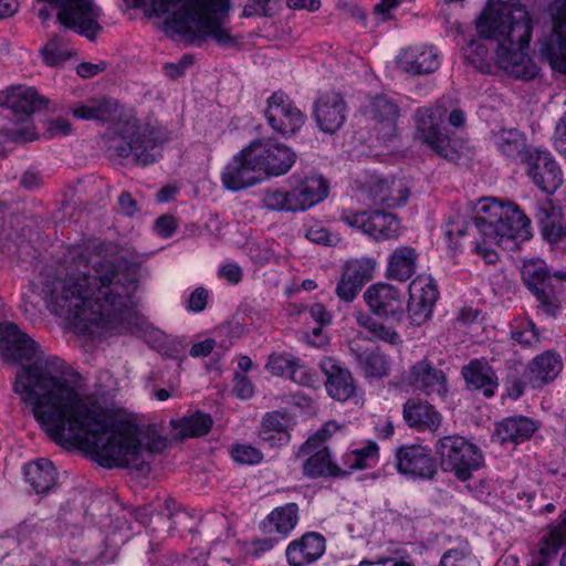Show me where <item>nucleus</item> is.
<instances>
[{
	"label": "nucleus",
	"mask_w": 566,
	"mask_h": 566,
	"mask_svg": "<svg viewBox=\"0 0 566 566\" xmlns=\"http://www.w3.org/2000/svg\"><path fill=\"white\" fill-rule=\"evenodd\" d=\"M480 34L483 39L472 40L467 46L463 48L464 59L469 64L482 73H489L492 69V52L496 51L493 46L492 41H496L494 38H489L485 34Z\"/></svg>",
	"instance_id": "obj_41"
},
{
	"label": "nucleus",
	"mask_w": 566,
	"mask_h": 566,
	"mask_svg": "<svg viewBox=\"0 0 566 566\" xmlns=\"http://www.w3.org/2000/svg\"><path fill=\"white\" fill-rule=\"evenodd\" d=\"M402 416L410 428L420 432H434L442 421L441 413L432 405L415 398L403 403Z\"/></svg>",
	"instance_id": "obj_32"
},
{
	"label": "nucleus",
	"mask_w": 566,
	"mask_h": 566,
	"mask_svg": "<svg viewBox=\"0 0 566 566\" xmlns=\"http://www.w3.org/2000/svg\"><path fill=\"white\" fill-rule=\"evenodd\" d=\"M0 353L7 360L21 363L17 373L14 391L31 409L40 427L53 440L54 432L46 424V417L69 419L61 407V391L65 385L80 392L77 375L61 358L44 356L40 345L12 322L0 324Z\"/></svg>",
	"instance_id": "obj_3"
},
{
	"label": "nucleus",
	"mask_w": 566,
	"mask_h": 566,
	"mask_svg": "<svg viewBox=\"0 0 566 566\" xmlns=\"http://www.w3.org/2000/svg\"><path fill=\"white\" fill-rule=\"evenodd\" d=\"M539 423L526 416L506 417L495 424L494 438L501 443L520 444L532 438Z\"/></svg>",
	"instance_id": "obj_34"
},
{
	"label": "nucleus",
	"mask_w": 566,
	"mask_h": 566,
	"mask_svg": "<svg viewBox=\"0 0 566 566\" xmlns=\"http://www.w3.org/2000/svg\"><path fill=\"white\" fill-rule=\"evenodd\" d=\"M541 53L554 71L566 74V13L555 23L552 34L541 46Z\"/></svg>",
	"instance_id": "obj_38"
},
{
	"label": "nucleus",
	"mask_w": 566,
	"mask_h": 566,
	"mask_svg": "<svg viewBox=\"0 0 566 566\" xmlns=\"http://www.w3.org/2000/svg\"><path fill=\"white\" fill-rule=\"evenodd\" d=\"M291 418L287 412L274 410L266 412L261 420L258 437L260 443L275 449L289 444Z\"/></svg>",
	"instance_id": "obj_29"
},
{
	"label": "nucleus",
	"mask_w": 566,
	"mask_h": 566,
	"mask_svg": "<svg viewBox=\"0 0 566 566\" xmlns=\"http://www.w3.org/2000/svg\"><path fill=\"white\" fill-rule=\"evenodd\" d=\"M564 367L560 354L554 349L536 355L527 365L525 376L533 387H543L558 377Z\"/></svg>",
	"instance_id": "obj_31"
},
{
	"label": "nucleus",
	"mask_w": 566,
	"mask_h": 566,
	"mask_svg": "<svg viewBox=\"0 0 566 566\" xmlns=\"http://www.w3.org/2000/svg\"><path fill=\"white\" fill-rule=\"evenodd\" d=\"M249 147L250 156L256 161L262 176H282L292 168L296 159V154L291 148L272 139L253 140Z\"/></svg>",
	"instance_id": "obj_17"
},
{
	"label": "nucleus",
	"mask_w": 566,
	"mask_h": 566,
	"mask_svg": "<svg viewBox=\"0 0 566 566\" xmlns=\"http://www.w3.org/2000/svg\"><path fill=\"white\" fill-rule=\"evenodd\" d=\"M524 165L526 176L546 195H554L564 182L560 166L546 148H534Z\"/></svg>",
	"instance_id": "obj_16"
},
{
	"label": "nucleus",
	"mask_w": 566,
	"mask_h": 566,
	"mask_svg": "<svg viewBox=\"0 0 566 566\" xmlns=\"http://www.w3.org/2000/svg\"><path fill=\"white\" fill-rule=\"evenodd\" d=\"M350 352L366 378H384L389 375L390 361L386 355L371 349L350 348Z\"/></svg>",
	"instance_id": "obj_42"
},
{
	"label": "nucleus",
	"mask_w": 566,
	"mask_h": 566,
	"mask_svg": "<svg viewBox=\"0 0 566 566\" xmlns=\"http://www.w3.org/2000/svg\"><path fill=\"white\" fill-rule=\"evenodd\" d=\"M287 379L303 387H315L318 382L316 371L300 357L296 358Z\"/></svg>",
	"instance_id": "obj_49"
},
{
	"label": "nucleus",
	"mask_w": 566,
	"mask_h": 566,
	"mask_svg": "<svg viewBox=\"0 0 566 566\" xmlns=\"http://www.w3.org/2000/svg\"><path fill=\"white\" fill-rule=\"evenodd\" d=\"M337 429L338 426L335 422L329 421L300 447L297 457L310 455L303 464V473L306 476L318 478L340 475V469L332 462L327 448H319V443L324 442Z\"/></svg>",
	"instance_id": "obj_14"
},
{
	"label": "nucleus",
	"mask_w": 566,
	"mask_h": 566,
	"mask_svg": "<svg viewBox=\"0 0 566 566\" xmlns=\"http://www.w3.org/2000/svg\"><path fill=\"white\" fill-rule=\"evenodd\" d=\"M297 211H304L323 201L328 195V184L323 176L312 174L296 180L293 187Z\"/></svg>",
	"instance_id": "obj_37"
},
{
	"label": "nucleus",
	"mask_w": 566,
	"mask_h": 566,
	"mask_svg": "<svg viewBox=\"0 0 566 566\" xmlns=\"http://www.w3.org/2000/svg\"><path fill=\"white\" fill-rule=\"evenodd\" d=\"M305 312L319 326L328 325L332 322V314L321 303H314V304L310 305L305 310Z\"/></svg>",
	"instance_id": "obj_59"
},
{
	"label": "nucleus",
	"mask_w": 566,
	"mask_h": 566,
	"mask_svg": "<svg viewBox=\"0 0 566 566\" xmlns=\"http://www.w3.org/2000/svg\"><path fill=\"white\" fill-rule=\"evenodd\" d=\"M218 273L231 284H238L242 280V270L237 263L223 264Z\"/></svg>",
	"instance_id": "obj_63"
},
{
	"label": "nucleus",
	"mask_w": 566,
	"mask_h": 566,
	"mask_svg": "<svg viewBox=\"0 0 566 566\" xmlns=\"http://www.w3.org/2000/svg\"><path fill=\"white\" fill-rule=\"evenodd\" d=\"M397 64L402 72L410 75H426L440 67L441 59L432 45H412L401 50Z\"/></svg>",
	"instance_id": "obj_25"
},
{
	"label": "nucleus",
	"mask_w": 566,
	"mask_h": 566,
	"mask_svg": "<svg viewBox=\"0 0 566 566\" xmlns=\"http://www.w3.org/2000/svg\"><path fill=\"white\" fill-rule=\"evenodd\" d=\"M522 280L536 300L537 312L556 317L566 300V272L551 273L543 260L524 263Z\"/></svg>",
	"instance_id": "obj_8"
},
{
	"label": "nucleus",
	"mask_w": 566,
	"mask_h": 566,
	"mask_svg": "<svg viewBox=\"0 0 566 566\" xmlns=\"http://www.w3.org/2000/svg\"><path fill=\"white\" fill-rule=\"evenodd\" d=\"M365 115L379 125V135L385 142L396 134V124L399 117V106L387 95H377L365 107Z\"/></svg>",
	"instance_id": "obj_30"
},
{
	"label": "nucleus",
	"mask_w": 566,
	"mask_h": 566,
	"mask_svg": "<svg viewBox=\"0 0 566 566\" xmlns=\"http://www.w3.org/2000/svg\"><path fill=\"white\" fill-rule=\"evenodd\" d=\"M418 253L408 245L398 247L388 258L387 276L398 281H407L417 269Z\"/></svg>",
	"instance_id": "obj_40"
},
{
	"label": "nucleus",
	"mask_w": 566,
	"mask_h": 566,
	"mask_svg": "<svg viewBox=\"0 0 566 566\" xmlns=\"http://www.w3.org/2000/svg\"><path fill=\"white\" fill-rule=\"evenodd\" d=\"M434 451L444 472H451L460 481L471 479L473 472L484 465V454L474 443L461 436H446L437 440Z\"/></svg>",
	"instance_id": "obj_10"
},
{
	"label": "nucleus",
	"mask_w": 566,
	"mask_h": 566,
	"mask_svg": "<svg viewBox=\"0 0 566 566\" xmlns=\"http://www.w3.org/2000/svg\"><path fill=\"white\" fill-rule=\"evenodd\" d=\"M249 145L234 155L221 172L222 186L230 191L253 187L263 180Z\"/></svg>",
	"instance_id": "obj_19"
},
{
	"label": "nucleus",
	"mask_w": 566,
	"mask_h": 566,
	"mask_svg": "<svg viewBox=\"0 0 566 566\" xmlns=\"http://www.w3.org/2000/svg\"><path fill=\"white\" fill-rule=\"evenodd\" d=\"M207 300L208 291L201 286L197 287L189 295L187 310L199 313L206 308Z\"/></svg>",
	"instance_id": "obj_58"
},
{
	"label": "nucleus",
	"mask_w": 566,
	"mask_h": 566,
	"mask_svg": "<svg viewBox=\"0 0 566 566\" xmlns=\"http://www.w3.org/2000/svg\"><path fill=\"white\" fill-rule=\"evenodd\" d=\"M314 118L319 130L327 134L338 132L347 119V106L338 93H326L314 103Z\"/></svg>",
	"instance_id": "obj_23"
},
{
	"label": "nucleus",
	"mask_w": 566,
	"mask_h": 566,
	"mask_svg": "<svg viewBox=\"0 0 566 566\" xmlns=\"http://www.w3.org/2000/svg\"><path fill=\"white\" fill-rule=\"evenodd\" d=\"M564 545H566V520L542 538L539 547L542 560L539 565L545 566Z\"/></svg>",
	"instance_id": "obj_46"
},
{
	"label": "nucleus",
	"mask_w": 566,
	"mask_h": 566,
	"mask_svg": "<svg viewBox=\"0 0 566 566\" xmlns=\"http://www.w3.org/2000/svg\"><path fill=\"white\" fill-rule=\"evenodd\" d=\"M506 395L512 399H518L524 394L525 385L516 375H509L504 380Z\"/></svg>",
	"instance_id": "obj_62"
},
{
	"label": "nucleus",
	"mask_w": 566,
	"mask_h": 566,
	"mask_svg": "<svg viewBox=\"0 0 566 566\" xmlns=\"http://www.w3.org/2000/svg\"><path fill=\"white\" fill-rule=\"evenodd\" d=\"M360 289L361 286L344 272L337 283L336 294L340 300L352 302Z\"/></svg>",
	"instance_id": "obj_55"
},
{
	"label": "nucleus",
	"mask_w": 566,
	"mask_h": 566,
	"mask_svg": "<svg viewBox=\"0 0 566 566\" xmlns=\"http://www.w3.org/2000/svg\"><path fill=\"white\" fill-rule=\"evenodd\" d=\"M411 386L427 396L444 397L448 391L447 376L428 359L417 361L410 369Z\"/></svg>",
	"instance_id": "obj_28"
},
{
	"label": "nucleus",
	"mask_w": 566,
	"mask_h": 566,
	"mask_svg": "<svg viewBox=\"0 0 566 566\" xmlns=\"http://www.w3.org/2000/svg\"><path fill=\"white\" fill-rule=\"evenodd\" d=\"M326 549V539L318 532H306L291 541L285 549L290 566H306L318 560Z\"/></svg>",
	"instance_id": "obj_26"
},
{
	"label": "nucleus",
	"mask_w": 566,
	"mask_h": 566,
	"mask_svg": "<svg viewBox=\"0 0 566 566\" xmlns=\"http://www.w3.org/2000/svg\"><path fill=\"white\" fill-rule=\"evenodd\" d=\"M534 219L544 241L553 248L566 244V214L553 199H539L535 203Z\"/></svg>",
	"instance_id": "obj_21"
},
{
	"label": "nucleus",
	"mask_w": 566,
	"mask_h": 566,
	"mask_svg": "<svg viewBox=\"0 0 566 566\" xmlns=\"http://www.w3.org/2000/svg\"><path fill=\"white\" fill-rule=\"evenodd\" d=\"M370 334L375 339H379L389 344H398L400 342L398 333L392 328L384 325L381 322L377 324Z\"/></svg>",
	"instance_id": "obj_61"
},
{
	"label": "nucleus",
	"mask_w": 566,
	"mask_h": 566,
	"mask_svg": "<svg viewBox=\"0 0 566 566\" xmlns=\"http://www.w3.org/2000/svg\"><path fill=\"white\" fill-rule=\"evenodd\" d=\"M263 202L264 206L270 210L297 211L293 189L291 191L269 189L264 195Z\"/></svg>",
	"instance_id": "obj_47"
},
{
	"label": "nucleus",
	"mask_w": 566,
	"mask_h": 566,
	"mask_svg": "<svg viewBox=\"0 0 566 566\" xmlns=\"http://www.w3.org/2000/svg\"><path fill=\"white\" fill-rule=\"evenodd\" d=\"M264 115L270 127L284 137L295 135L306 120L305 114L282 91L274 92L266 99Z\"/></svg>",
	"instance_id": "obj_15"
},
{
	"label": "nucleus",
	"mask_w": 566,
	"mask_h": 566,
	"mask_svg": "<svg viewBox=\"0 0 566 566\" xmlns=\"http://www.w3.org/2000/svg\"><path fill=\"white\" fill-rule=\"evenodd\" d=\"M409 189L400 179L375 178L369 185V197L376 205L395 208L406 203Z\"/></svg>",
	"instance_id": "obj_35"
},
{
	"label": "nucleus",
	"mask_w": 566,
	"mask_h": 566,
	"mask_svg": "<svg viewBox=\"0 0 566 566\" xmlns=\"http://www.w3.org/2000/svg\"><path fill=\"white\" fill-rule=\"evenodd\" d=\"M461 376L467 389L482 391L486 398L493 397L500 386L495 369L485 358L471 359L462 366Z\"/></svg>",
	"instance_id": "obj_27"
},
{
	"label": "nucleus",
	"mask_w": 566,
	"mask_h": 566,
	"mask_svg": "<svg viewBox=\"0 0 566 566\" xmlns=\"http://www.w3.org/2000/svg\"><path fill=\"white\" fill-rule=\"evenodd\" d=\"M340 220L348 227L359 230L376 241L398 238L400 221L396 214L381 209L366 211L344 210Z\"/></svg>",
	"instance_id": "obj_12"
},
{
	"label": "nucleus",
	"mask_w": 566,
	"mask_h": 566,
	"mask_svg": "<svg viewBox=\"0 0 566 566\" xmlns=\"http://www.w3.org/2000/svg\"><path fill=\"white\" fill-rule=\"evenodd\" d=\"M43 61L49 66H57L69 57L62 40L57 36L52 38L43 49Z\"/></svg>",
	"instance_id": "obj_51"
},
{
	"label": "nucleus",
	"mask_w": 566,
	"mask_h": 566,
	"mask_svg": "<svg viewBox=\"0 0 566 566\" xmlns=\"http://www.w3.org/2000/svg\"><path fill=\"white\" fill-rule=\"evenodd\" d=\"M233 381L234 390L239 398L249 399L253 396V384L244 374L235 373Z\"/></svg>",
	"instance_id": "obj_57"
},
{
	"label": "nucleus",
	"mask_w": 566,
	"mask_h": 566,
	"mask_svg": "<svg viewBox=\"0 0 566 566\" xmlns=\"http://www.w3.org/2000/svg\"><path fill=\"white\" fill-rule=\"evenodd\" d=\"M300 521V509L296 503H286L273 509L260 523V530L265 535H276L287 538Z\"/></svg>",
	"instance_id": "obj_33"
},
{
	"label": "nucleus",
	"mask_w": 566,
	"mask_h": 566,
	"mask_svg": "<svg viewBox=\"0 0 566 566\" xmlns=\"http://www.w3.org/2000/svg\"><path fill=\"white\" fill-rule=\"evenodd\" d=\"M492 142L503 156L523 165L528 159V154L535 148L527 145L525 135L515 128L493 133Z\"/></svg>",
	"instance_id": "obj_36"
},
{
	"label": "nucleus",
	"mask_w": 566,
	"mask_h": 566,
	"mask_svg": "<svg viewBox=\"0 0 566 566\" xmlns=\"http://www.w3.org/2000/svg\"><path fill=\"white\" fill-rule=\"evenodd\" d=\"M60 401L69 419L45 418L54 432L53 441L59 444L83 446L108 465L134 468L142 473L149 471L151 454L166 448V439L160 437L153 439L150 446H144L136 424L106 413L97 402L77 396L69 385L62 388Z\"/></svg>",
	"instance_id": "obj_2"
},
{
	"label": "nucleus",
	"mask_w": 566,
	"mask_h": 566,
	"mask_svg": "<svg viewBox=\"0 0 566 566\" xmlns=\"http://www.w3.org/2000/svg\"><path fill=\"white\" fill-rule=\"evenodd\" d=\"M296 358L291 353H273L268 358L265 369L273 376L287 379Z\"/></svg>",
	"instance_id": "obj_48"
},
{
	"label": "nucleus",
	"mask_w": 566,
	"mask_h": 566,
	"mask_svg": "<svg viewBox=\"0 0 566 566\" xmlns=\"http://www.w3.org/2000/svg\"><path fill=\"white\" fill-rule=\"evenodd\" d=\"M447 108L437 103L416 109L413 119L416 125L415 138L427 145L437 155L453 160L457 151L450 145V138L443 127Z\"/></svg>",
	"instance_id": "obj_11"
},
{
	"label": "nucleus",
	"mask_w": 566,
	"mask_h": 566,
	"mask_svg": "<svg viewBox=\"0 0 566 566\" xmlns=\"http://www.w3.org/2000/svg\"><path fill=\"white\" fill-rule=\"evenodd\" d=\"M23 474L36 494H45L55 485L56 471L48 459L41 458L24 464Z\"/></svg>",
	"instance_id": "obj_39"
},
{
	"label": "nucleus",
	"mask_w": 566,
	"mask_h": 566,
	"mask_svg": "<svg viewBox=\"0 0 566 566\" xmlns=\"http://www.w3.org/2000/svg\"><path fill=\"white\" fill-rule=\"evenodd\" d=\"M439 291L436 281L428 275H418L409 284L407 311L412 324L420 325L432 314Z\"/></svg>",
	"instance_id": "obj_22"
},
{
	"label": "nucleus",
	"mask_w": 566,
	"mask_h": 566,
	"mask_svg": "<svg viewBox=\"0 0 566 566\" xmlns=\"http://www.w3.org/2000/svg\"><path fill=\"white\" fill-rule=\"evenodd\" d=\"M473 228L486 242L506 250L518 248L531 235V220L514 203H502L495 198L480 200L473 217Z\"/></svg>",
	"instance_id": "obj_7"
},
{
	"label": "nucleus",
	"mask_w": 566,
	"mask_h": 566,
	"mask_svg": "<svg viewBox=\"0 0 566 566\" xmlns=\"http://www.w3.org/2000/svg\"><path fill=\"white\" fill-rule=\"evenodd\" d=\"M232 459L241 464H259L263 460V453L250 444H234L231 449Z\"/></svg>",
	"instance_id": "obj_52"
},
{
	"label": "nucleus",
	"mask_w": 566,
	"mask_h": 566,
	"mask_svg": "<svg viewBox=\"0 0 566 566\" xmlns=\"http://www.w3.org/2000/svg\"><path fill=\"white\" fill-rule=\"evenodd\" d=\"M378 446L374 441H368L364 447L352 450L345 454V464L349 470H364L376 465L379 454Z\"/></svg>",
	"instance_id": "obj_45"
},
{
	"label": "nucleus",
	"mask_w": 566,
	"mask_h": 566,
	"mask_svg": "<svg viewBox=\"0 0 566 566\" xmlns=\"http://www.w3.org/2000/svg\"><path fill=\"white\" fill-rule=\"evenodd\" d=\"M136 6H150L156 14H166L179 6L175 20L195 39L213 40L222 48L238 44L227 25L231 0H133Z\"/></svg>",
	"instance_id": "obj_6"
},
{
	"label": "nucleus",
	"mask_w": 566,
	"mask_h": 566,
	"mask_svg": "<svg viewBox=\"0 0 566 566\" xmlns=\"http://www.w3.org/2000/svg\"><path fill=\"white\" fill-rule=\"evenodd\" d=\"M363 296L373 314L396 323L401 322L405 298L397 287L387 283H375L367 287Z\"/></svg>",
	"instance_id": "obj_20"
},
{
	"label": "nucleus",
	"mask_w": 566,
	"mask_h": 566,
	"mask_svg": "<svg viewBox=\"0 0 566 566\" xmlns=\"http://www.w3.org/2000/svg\"><path fill=\"white\" fill-rule=\"evenodd\" d=\"M402 0H380L374 7V14H376L380 21H388L391 19V10L396 9Z\"/></svg>",
	"instance_id": "obj_64"
},
{
	"label": "nucleus",
	"mask_w": 566,
	"mask_h": 566,
	"mask_svg": "<svg viewBox=\"0 0 566 566\" xmlns=\"http://www.w3.org/2000/svg\"><path fill=\"white\" fill-rule=\"evenodd\" d=\"M14 536L19 545H24L27 548H32L35 539L39 537L40 532L35 525L28 522L20 523L13 530Z\"/></svg>",
	"instance_id": "obj_54"
},
{
	"label": "nucleus",
	"mask_w": 566,
	"mask_h": 566,
	"mask_svg": "<svg viewBox=\"0 0 566 566\" xmlns=\"http://www.w3.org/2000/svg\"><path fill=\"white\" fill-rule=\"evenodd\" d=\"M528 12L501 0H489L478 20V30L496 40L495 63L516 80L532 81L539 67L528 54L532 35Z\"/></svg>",
	"instance_id": "obj_4"
},
{
	"label": "nucleus",
	"mask_w": 566,
	"mask_h": 566,
	"mask_svg": "<svg viewBox=\"0 0 566 566\" xmlns=\"http://www.w3.org/2000/svg\"><path fill=\"white\" fill-rule=\"evenodd\" d=\"M319 368L326 377V391L333 399L346 401L355 395V379L344 364L335 358L324 357L319 361Z\"/></svg>",
	"instance_id": "obj_24"
},
{
	"label": "nucleus",
	"mask_w": 566,
	"mask_h": 566,
	"mask_svg": "<svg viewBox=\"0 0 566 566\" xmlns=\"http://www.w3.org/2000/svg\"><path fill=\"white\" fill-rule=\"evenodd\" d=\"M471 551L468 545L447 551L438 566H469Z\"/></svg>",
	"instance_id": "obj_53"
},
{
	"label": "nucleus",
	"mask_w": 566,
	"mask_h": 566,
	"mask_svg": "<svg viewBox=\"0 0 566 566\" xmlns=\"http://www.w3.org/2000/svg\"><path fill=\"white\" fill-rule=\"evenodd\" d=\"M282 538H279L276 535H266L264 538H255L251 542L252 552L255 555H261L263 553L270 552L273 549Z\"/></svg>",
	"instance_id": "obj_60"
},
{
	"label": "nucleus",
	"mask_w": 566,
	"mask_h": 566,
	"mask_svg": "<svg viewBox=\"0 0 566 566\" xmlns=\"http://www.w3.org/2000/svg\"><path fill=\"white\" fill-rule=\"evenodd\" d=\"M165 566H207V560L205 554L191 551L184 556L172 554Z\"/></svg>",
	"instance_id": "obj_56"
},
{
	"label": "nucleus",
	"mask_w": 566,
	"mask_h": 566,
	"mask_svg": "<svg viewBox=\"0 0 566 566\" xmlns=\"http://www.w3.org/2000/svg\"><path fill=\"white\" fill-rule=\"evenodd\" d=\"M42 6L38 9V17L44 22L49 20L53 11L57 21L75 33L94 41L103 31L99 23L101 8L94 0H35Z\"/></svg>",
	"instance_id": "obj_9"
},
{
	"label": "nucleus",
	"mask_w": 566,
	"mask_h": 566,
	"mask_svg": "<svg viewBox=\"0 0 566 566\" xmlns=\"http://www.w3.org/2000/svg\"><path fill=\"white\" fill-rule=\"evenodd\" d=\"M375 265L376 263L373 259H361L348 264L345 273L357 282L358 285L363 286L371 280Z\"/></svg>",
	"instance_id": "obj_50"
},
{
	"label": "nucleus",
	"mask_w": 566,
	"mask_h": 566,
	"mask_svg": "<svg viewBox=\"0 0 566 566\" xmlns=\"http://www.w3.org/2000/svg\"><path fill=\"white\" fill-rule=\"evenodd\" d=\"M212 419L208 413L196 412L179 420H171L174 429H179L177 437H201L207 434L212 427Z\"/></svg>",
	"instance_id": "obj_43"
},
{
	"label": "nucleus",
	"mask_w": 566,
	"mask_h": 566,
	"mask_svg": "<svg viewBox=\"0 0 566 566\" xmlns=\"http://www.w3.org/2000/svg\"><path fill=\"white\" fill-rule=\"evenodd\" d=\"M65 275L48 277L42 297L48 310L93 336L132 331L136 316L139 266L124 258L87 259L78 249L65 258Z\"/></svg>",
	"instance_id": "obj_1"
},
{
	"label": "nucleus",
	"mask_w": 566,
	"mask_h": 566,
	"mask_svg": "<svg viewBox=\"0 0 566 566\" xmlns=\"http://www.w3.org/2000/svg\"><path fill=\"white\" fill-rule=\"evenodd\" d=\"M0 105L9 108L15 122L23 124L22 129L12 133L14 139L24 138L31 127V115L48 106V99L40 96L31 86H11L0 91Z\"/></svg>",
	"instance_id": "obj_13"
},
{
	"label": "nucleus",
	"mask_w": 566,
	"mask_h": 566,
	"mask_svg": "<svg viewBox=\"0 0 566 566\" xmlns=\"http://www.w3.org/2000/svg\"><path fill=\"white\" fill-rule=\"evenodd\" d=\"M511 338L523 347H536L541 342L539 329L528 317H518L512 321L510 327Z\"/></svg>",
	"instance_id": "obj_44"
},
{
	"label": "nucleus",
	"mask_w": 566,
	"mask_h": 566,
	"mask_svg": "<svg viewBox=\"0 0 566 566\" xmlns=\"http://www.w3.org/2000/svg\"><path fill=\"white\" fill-rule=\"evenodd\" d=\"M72 114L78 119L108 123L116 120L114 133L119 142L114 146L122 158L133 157L140 166H147L157 160L161 154L163 140L159 132L148 124H140L132 112L118 113V105L105 97L90 98L76 104Z\"/></svg>",
	"instance_id": "obj_5"
},
{
	"label": "nucleus",
	"mask_w": 566,
	"mask_h": 566,
	"mask_svg": "<svg viewBox=\"0 0 566 566\" xmlns=\"http://www.w3.org/2000/svg\"><path fill=\"white\" fill-rule=\"evenodd\" d=\"M397 471L413 479L432 480L437 472V461L428 447L403 444L396 451Z\"/></svg>",
	"instance_id": "obj_18"
}]
</instances>
